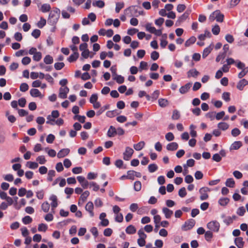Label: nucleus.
Returning a JSON list of instances; mask_svg holds the SVG:
<instances>
[{
	"instance_id": "27",
	"label": "nucleus",
	"mask_w": 248,
	"mask_h": 248,
	"mask_svg": "<svg viewBox=\"0 0 248 248\" xmlns=\"http://www.w3.org/2000/svg\"><path fill=\"white\" fill-rule=\"evenodd\" d=\"M242 146V143L240 141H234L231 146L232 149L238 150Z\"/></svg>"
},
{
	"instance_id": "56",
	"label": "nucleus",
	"mask_w": 248,
	"mask_h": 248,
	"mask_svg": "<svg viewBox=\"0 0 248 248\" xmlns=\"http://www.w3.org/2000/svg\"><path fill=\"white\" fill-rule=\"evenodd\" d=\"M109 108V105H107L104 106L103 107L101 108L99 110H98L97 111V112H96L97 115L99 116V115H101L105 110L108 109Z\"/></svg>"
},
{
	"instance_id": "47",
	"label": "nucleus",
	"mask_w": 248,
	"mask_h": 248,
	"mask_svg": "<svg viewBox=\"0 0 248 248\" xmlns=\"http://www.w3.org/2000/svg\"><path fill=\"white\" fill-rule=\"evenodd\" d=\"M186 191L185 187L181 188L178 191V195L181 198H184L186 195Z\"/></svg>"
},
{
	"instance_id": "23",
	"label": "nucleus",
	"mask_w": 248,
	"mask_h": 248,
	"mask_svg": "<svg viewBox=\"0 0 248 248\" xmlns=\"http://www.w3.org/2000/svg\"><path fill=\"white\" fill-rule=\"evenodd\" d=\"M217 15L216 14V20L217 22H222L224 20V15L221 14L219 10H216Z\"/></svg>"
},
{
	"instance_id": "3",
	"label": "nucleus",
	"mask_w": 248,
	"mask_h": 248,
	"mask_svg": "<svg viewBox=\"0 0 248 248\" xmlns=\"http://www.w3.org/2000/svg\"><path fill=\"white\" fill-rule=\"evenodd\" d=\"M209 191H210V189L207 187H203L200 188L199 190V192L201 194L200 199L202 201L207 199L208 195L207 193Z\"/></svg>"
},
{
	"instance_id": "15",
	"label": "nucleus",
	"mask_w": 248,
	"mask_h": 248,
	"mask_svg": "<svg viewBox=\"0 0 248 248\" xmlns=\"http://www.w3.org/2000/svg\"><path fill=\"white\" fill-rule=\"evenodd\" d=\"M191 86V83H187L185 84L184 86H182L179 89V92L181 94H185L186 93Z\"/></svg>"
},
{
	"instance_id": "41",
	"label": "nucleus",
	"mask_w": 248,
	"mask_h": 248,
	"mask_svg": "<svg viewBox=\"0 0 248 248\" xmlns=\"http://www.w3.org/2000/svg\"><path fill=\"white\" fill-rule=\"evenodd\" d=\"M196 126L193 124H191L189 126L190 130V134L192 137L195 138L197 136V132L195 130Z\"/></svg>"
},
{
	"instance_id": "46",
	"label": "nucleus",
	"mask_w": 248,
	"mask_h": 248,
	"mask_svg": "<svg viewBox=\"0 0 248 248\" xmlns=\"http://www.w3.org/2000/svg\"><path fill=\"white\" fill-rule=\"evenodd\" d=\"M32 221V218L29 216H25L22 218V222L24 224H29L31 223Z\"/></svg>"
},
{
	"instance_id": "33",
	"label": "nucleus",
	"mask_w": 248,
	"mask_h": 248,
	"mask_svg": "<svg viewBox=\"0 0 248 248\" xmlns=\"http://www.w3.org/2000/svg\"><path fill=\"white\" fill-rule=\"evenodd\" d=\"M41 208L44 212L47 213L50 208V205L47 202H45L42 203Z\"/></svg>"
},
{
	"instance_id": "16",
	"label": "nucleus",
	"mask_w": 248,
	"mask_h": 248,
	"mask_svg": "<svg viewBox=\"0 0 248 248\" xmlns=\"http://www.w3.org/2000/svg\"><path fill=\"white\" fill-rule=\"evenodd\" d=\"M178 148V144L175 142L170 143L166 146V148L168 151H175Z\"/></svg>"
},
{
	"instance_id": "61",
	"label": "nucleus",
	"mask_w": 248,
	"mask_h": 248,
	"mask_svg": "<svg viewBox=\"0 0 248 248\" xmlns=\"http://www.w3.org/2000/svg\"><path fill=\"white\" fill-rule=\"evenodd\" d=\"M46 24V20L43 17H41L40 20L38 22L37 26L39 28H42Z\"/></svg>"
},
{
	"instance_id": "64",
	"label": "nucleus",
	"mask_w": 248,
	"mask_h": 248,
	"mask_svg": "<svg viewBox=\"0 0 248 248\" xmlns=\"http://www.w3.org/2000/svg\"><path fill=\"white\" fill-rule=\"evenodd\" d=\"M55 136L53 134H49L46 139V142L48 143H52L55 140Z\"/></svg>"
},
{
	"instance_id": "35",
	"label": "nucleus",
	"mask_w": 248,
	"mask_h": 248,
	"mask_svg": "<svg viewBox=\"0 0 248 248\" xmlns=\"http://www.w3.org/2000/svg\"><path fill=\"white\" fill-rule=\"evenodd\" d=\"M221 217L224 218V219L223 220V222L227 225H229L230 224L232 223V218L231 217H226L225 215H222Z\"/></svg>"
},
{
	"instance_id": "54",
	"label": "nucleus",
	"mask_w": 248,
	"mask_h": 248,
	"mask_svg": "<svg viewBox=\"0 0 248 248\" xmlns=\"http://www.w3.org/2000/svg\"><path fill=\"white\" fill-rule=\"evenodd\" d=\"M65 64L63 62H56L54 64V68L57 70H61L62 68H63Z\"/></svg>"
},
{
	"instance_id": "28",
	"label": "nucleus",
	"mask_w": 248,
	"mask_h": 248,
	"mask_svg": "<svg viewBox=\"0 0 248 248\" xmlns=\"http://www.w3.org/2000/svg\"><path fill=\"white\" fill-rule=\"evenodd\" d=\"M213 237V234L212 231H207L205 232L204 233V237L205 239L208 241L210 242L211 241V239H212Z\"/></svg>"
},
{
	"instance_id": "43",
	"label": "nucleus",
	"mask_w": 248,
	"mask_h": 248,
	"mask_svg": "<svg viewBox=\"0 0 248 248\" xmlns=\"http://www.w3.org/2000/svg\"><path fill=\"white\" fill-rule=\"evenodd\" d=\"M93 6L98 7L99 8H103L105 5V3L103 1L99 0L96 1L95 2H93Z\"/></svg>"
},
{
	"instance_id": "6",
	"label": "nucleus",
	"mask_w": 248,
	"mask_h": 248,
	"mask_svg": "<svg viewBox=\"0 0 248 248\" xmlns=\"http://www.w3.org/2000/svg\"><path fill=\"white\" fill-rule=\"evenodd\" d=\"M195 224V221L193 219H190L185 222L183 227L185 228V230H189L191 229Z\"/></svg>"
},
{
	"instance_id": "8",
	"label": "nucleus",
	"mask_w": 248,
	"mask_h": 248,
	"mask_svg": "<svg viewBox=\"0 0 248 248\" xmlns=\"http://www.w3.org/2000/svg\"><path fill=\"white\" fill-rule=\"evenodd\" d=\"M69 91V88L67 87L64 88H61L60 89L59 97L61 98L64 99L67 97V94Z\"/></svg>"
},
{
	"instance_id": "50",
	"label": "nucleus",
	"mask_w": 248,
	"mask_h": 248,
	"mask_svg": "<svg viewBox=\"0 0 248 248\" xmlns=\"http://www.w3.org/2000/svg\"><path fill=\"white\" fill-rule=\"evenodd\" d=\"M134 188L135 191H139L141 188V184L139 181H137L134 183Z\"/></svg>"
},
{
	"instance_id": "14",
	"label": "nucleus",
	"mask_w": 248,
	"mask_h": 248,
	"mask_svg": "<svg viewBox=\"0 0 248 248\" xmlns=\"http://www.w3.org/2000/svg\"><path fill=\"white\" fill-rule=\"evenodd\" d=\"M234 243L238 248H242L244 245V241L241 237H238L235 238Z\"/></svg>"
},
{
	"instance_id": "51",
	"label": "nucleus",
	"mask_w": 248,
	"mask_h": 248,
	"mask_svg": "<svg viewBox=\"0 0 248 248\" xmlns=\"http://www.w3.org/2000/svg\"><path fill=\"white\" fill-rule=\"evenodd\" d=\"M47 229V226L46 224L41 223L39 224L38 230L39 232H45Z\"/></svg>"
},
{
	"instance_id": "2",
	"label": "nucleus",
	"mask_w": 248,
	"mask_h": 248,
	"mask_svg": "<svg viewBox=\"0 0 248 248\" xmlns=\"http://www.w3.org/2000/svg\"><path fill=\"white\" fill-rule=\"evenodd\" d=\"M207 228L210 231L218 232L220 228V224L217 221H212L207 224Z\"/></svg>"
},
{
	"instance_id": "5",
	"label": "nucleus",
	"mask_w": 248,
	"mask_h": 248,
	"mask_svg": "<svg viewBox=\"0 0 248 248\" xmlns=\"http://www.w3.org/2000/svg\"><path fill=\"white\" fill-rule=\"evenodd\" d=\"M59 115H60V114L58 110H53L51 112V115L47 116V119L48 120V121H46V123L50 124L53 125V124L52 123H50V121H55V120L54 119H53L52 118H57L59 116Z\"/></svg>"
},
{
	"instance_id": "55",
	"label": "nucleus",
	"mask_w": 248,
	"mask_h": 248,
	"mask_svg": "<svg viewBox=\"0 0 248 248\" xmlns=\"http://www.w3.org/2000/svg\"><path fill=\"white\" fill-rule=\"evenodd\" d=\"M55 175V171L54 170H50L48 172L47 180L48 181H52L53 177Z\"/></svg>"
},
{
	"instance_id": "21",
	"label": "nucleus",
	"mask_w": 248,
	"mask_h": 248,
	"mask_svg": "<svg viewBox=\"0 0 248 248\" xmlns=\"http://www.w3.org/2000/svg\"><path fill=\"white\" fill-rule=\"evenodd\" d=\"M125 232L129 234H134L136 232V229L133 225H130L126 227Z\"/></svg>"
},
{
	"instance_id": "57",
	"label": "nucleus",
	"mask_w": 248,
	"mask_h": 248,
	"mask_svg": "<svg viewBox=\"0 0 248 248\" xmlns=\"http://www.w3.org/2000/svg\"><path fill=\"white\" fill-rule=\"evenodd\" d=\"M159 57V53L156 51H154L151 54V58L153 61L157 60Z\"/></svg>"
},
{
	"instance_id": "38",
	"label": "nucleus",
	"mask_w": 248,
	"mask_h": 248,
	"mask_svg": "<svg viewBox=\"0 0 248 248\" xmlns=\"http://www.w3.org/2000/svg\"><path fill=\"white\" fill-rule=\"evenodd\" d=\"M212 48L210 46H208L204 48L202 53V58H205L211 52Z\"/></svg>"
},
{
	"instance_id": "20",
	"label": "nucleus",
	"mask_w": 248,
	"mask_h": 248,
	"mask_svg": "<svg viewBox=\"0 0 248 248\" xmlns=\"http://www.w3.org/2000/svg\"><path fill=\"white\" fill-rule=\"evenodd\" d=\"M230 202V199L226 197L221 198L218 200V204L222 206H226Z\"/></svg>"
},
{
	"instance_id": "53",
	"label": "nucleus",
	"mask_w": 248,
	"mask_h": 248,
	"mask_svg": "<svg viewBox=\"0 0 248 248\" xmlns=\"http://www.w3.org/2000/svg\"><path fill=\"white\" fill-rule=\"evenodd\" d=\"M42 59V53L40 52H37L34 54L33 56V60L35 61L38 62Z\"/></svg>"
},
{
	"instance_id": "9",
	"label": "nucleus",
	"mask_w": 248,
	"mask_h": 248,
	"mask_svg": "<svg viewBox=\"0 0 248 248\" xmlns=\"http://www.w3.org/2000/svg\"><path fill=\"white\" fill-rule=\"evenodd\" d=\"M85 209L87 211L89 212L90 215L91 217L94 216V213L93 212V204L92 202H89L85 206Z\"/></svg>"
},
{
	"instance_id": "39",
	"label": "nucleus",
	"mask_w": 248,
	"mask_h": 248,
	"mask_svg": "<svg viewBox=\"0 0 248 248\" xmlns=\"http://www.w3.org/2000/svg\"><path fill=\"white\" fill-rule=\"evenodd\" d=\"M158 169V166L155 164H151L148 166V170L150 172L153 173Z\"/></svg>"
},
{
	"instance_id": "42",
	"label": "nucleus",
	"mask_w": 248,
	"mask_h": 248,
	"mask_svg": "<svg viewBox=\"0 0 248 248\" xmlns=\"http://www.w3.org/2000/svg\"><path fill=\"white\" fill-rule=\"evenodd\" d=\"M118 114L116 109L113 110L108 111L106 113V116L109 118H112Z\"/></svg>"
},
{
	"instance_id": "1",
	"label": "nucleus",
	"mask_w": 248,
	"mask_h": 248,
	"mask_svg": "<svg viewBox=\"0 0 248 248\" xmlns=\"http://www.w3.org/2000/svg\"><path fill=\"white\" fill-rule=\"evenodd\" d=\"M61 11L57 8H54L50 12L47 19V23L51 26H55L57 23L60 16Z\"/></svg>"
},
{
	"instance_id": "25",
	"label": "nucleus",
	"mask_w": 248,
	"mask_h": 248,
	"mask_svg": "<svg viewBox=\"0 0 248 248\" xmlns=\"http://www.w3.org/2000/svg\"><path fill=\"white\" fill-rule=\"evenodd\" d=\"M199 74L200 73L196 69H193L188 71L187 77L188 78L191 77L196 78L199 75Z\"/></svg>"
},
{
	"instance_id": "10",
	"label": "nucleus",
	"mask_w": 248,
	"mask_h": 248,
	"mask_svg": "<svg viewBox=\"0 0 248 248\" xmlns=\"http://www.w3.org/2000/svg\"><path fill=\"white\" fill-rule=\"evenodd\" d=\"M77 179L84 188H87L88 187L89 183L85 179L84 177L82 176H78L77 177Z\"/></svg>"
},
{
	"instance_id": "52",
	"label": "nucleus",
	"mask_w": 248,
	"mask_h": 248,
	"mask_svg": "<svg viewBox=\"0 0 248 248\" xmlns=\"http://www.w3.org/2000/svg\"><path fill=\"white\" fill-rule=\"evenodd\" d=\"M36 161L40 164H44L46 162V160L44 155L38 156L36 158Z\"/></svg>"
},
{
	"instance_id": "22",
	"label": "nucleus",
	"mask_w": 248,
	"mask_h": 248,
	"mask_svg": "<svg viewBox=\"0 0 248 248\" xmlns=\"http://www.w3.org/2000/svg\"><path fill=\"white\" fill-rule=\"evenodd\" d=\"M196 41V38L195 36H191L188 40H187L185 43V46L186 47H188L191 45L194 44Z\"/></svg>"
},
{
	"instance_id": "18",
	"label": "nucleus",
	"mask_w": 248,
	"mask_h": 248,
	"mask_svg": "<svg viewBox=\"0 0 248 248\" xmlns=\"http://www.w3.org/2000/svg\"><path fill=\"white\" fill-rule=\"evenodd\" d=\"M49 200L52 201L51 203V206L52 209H54L58 206V202H57V197L55 195H52L50 198Z\"/></svg>"
},
{
	"instance_id": "48",
	"label": "nucleus",
	"mask_w": 248,
	"mask_h": 248,
	"mask_svg": "<svg viewBox=\"0 0 248 248\" xmlns=\"http://www.w3.org/2000/svg\"><path fill=\"white\" fill-rule=\"evenodd\" d=\"M124 7V2H117L116 4L115 12L117 13L120 12V10Z\"/></svg>"
},
{
	"instance_id": "19",
	"label": "nucleus",
	"mask_w": 248,
	"mask_h": 248,
	"mask_svg": "<svg viewBox=\"0 0 248 248\" xmlns=\"http://www.w3.org/2000/svg\"><path fill=\"white\" fill-rule=\"evenodd\" d=\"M116 135V129L112 125H111L108 132L107 136L109 137H113Z\"/></svg>"
},
{
	"instance_id": "26",
	"label": "nucleus",
	"mask_w": 248,
	"mask_h": 248,
	"mask_svg": "<svg viewBox=\"0 0 248 248\" xmlns=\"http://www.w3.org/2000/svg\"><path fill=\"white\" fill-rule=\"evenodd\" d=\"M145 142L143 141H140L137 144H135L133 146L134 148L136 151L141 150L145 146Z\"/></svg>"
},
{
	"instance_id": "29",
	"label": "nucleus",
	"mask_w": 248,
	"mask_h": 248,
	"mask_svg": "<svg viewBox=\"0 0 248 248\" xmlns=\"http://www.w3.org/2000/svg\"><path fill=\"white\" fill-rule=\"evenodd\" d=\"M225 185L228 187H234L235 186V181L232 178H228L226 181Z\"/></svg>"
},
{
	"instance_id": "30",
	"label": "nucleus",
	"mask_w": 248,
	"mask_h": 248,
	"mask_svg": "<svg viewBox=\"0 0 248 248\" xmlns=\"http://www.w3.org/2000/svg\"><path fill=\"white\" fill-rule=\"evenodd\" d=\"M51 9L50 5L47 3L43 4L41 7V11L43 13H46L49 12Z\"/></svg>"
},
{
	"instance_id": "4",
	"label": "nucleus",
	"mask_w": 248,
	"mask_h": 248,
	"mask_svg": "<svg viewBox=\"0 0 248 248\" xmlns=\"http://www.w3.org/2000/svg\"><path fill=\"white\" fill-rule=\"evenodd\" d=\"M134 153V150L129 147H126L125 148V152L124 153V159L125 160H129L133 154Z\"/></svg>"
},
{
	"instance_id": "13",
	"label": "nucleus",
	"mask_w": 248,
	"mask_h": 248,
	"mask_svg": "<svg viewBox=\"0 0 248 248\" xmlns=\"http://www.w3.org/2000/svg\"><path fill=\"white\" fill-rule=\"evenodd\" d=\"M70 152V150L68 148H64L61 150L57 154V157L59 158L64 157L66 156Z\"/></svg>"
},
{
	"instance_id": "37",
	"label": "nucleus",
	"mask_w": 248,
	"mask_h": 248,
	"mask_svg": "<svg viewBox=\"0 0 248 248\" xmlns=\"http://www.w3.org/2000/svg\"><path fill=\"white\" fill-rule=\"evenodd\" d=\"M169 103L167 99L160 98L158 99V104L161 107H165L168 106Z\"/></svg>"
},
{
	"instance_id": "44",
	"label": "nucleus",
	"mask_w": 248,
	"mask_h": 248,
	"mask_svg": "<svg viewBox=\"0 0 248 248\" xmlns=\"http://www.w3.org/2000/svg\"><path fill=\"white\" fill-rule=\"evenodd\" d=\"M113 79L116 80V82L119 84H122L124 83V78L121 75H116Z\"/></svg>"
},
{
	"instance_id": "11",
	"label": "nucleus",
	"mask_w": 248,
	"mask_h": 248,
	"mask_svg": "<svg viewBox=\"0 0 248 248\" xmlns=\"http://www.w3.org/2000/svg\"><path fill=\"white\" fill-rule=\"evenodd\" d=\"M247 85H248V81L244 78L238 82L236 87L239 90L242 91L244 87Z\"/></svg>"
},
{
	"instance_id": "62",
	"label": "nucleus",
	"mask_w": 248,
	"mask_h": 248,
	"mask_svg": "<svg viewBox=\"0 0 248 248\" xmlns=\"http://www.w3.org/2000/svg\"><path fill=\"white\" fill-rule=\"evenodd\" d=\"M165 138L168 141H172L174 139V136L172 133L168 132L166 134Z\"/></svg>"
},
{
	"instance_id": "58",
	"label": "nucleus",
	"mask_w": 248,
	"mask_h": 248,
	"mask_svg": "<svg viewBox=\"0 0 248 248\" xmlns=\"http://www.w3.org/2000/svg\"><path fill=\"white\" fill-rule=\"evenodd\" d=\"M29 89V86L26 83H21L20 86V90L22 92H25Z\"/></svg>"
},
{
	"instance_id": "63",
	"label": "nucleus",
	"mask_w": 248,
	"mask_h": 248,
	"mask_svg": "<svg viewBox=\"0 0 248 248\" xmlns=\"http://www.w3.org/2000/svg\"><path fill=\"white\" fill-rule=\"evenodd\" d=\"M222 98L226 102L230 101V93L229 92H224L222 94Z\"/></svg>"
},
{
	"instance_id": "49",
	"label": "nucleus",
	"mask_w": 248,
	"mask_h": 248,
	"mask_svg": "<svg viewBox=\"0 0 248 248\" xmlns=\"http://www.w3.org/2000/svg\"><path fill=\"white\" fill-rule=\"evenodd\" d=\"M248 72V67H245L243 69H242V71H241L238 75V77L239 78H242L243 77H244Z\"/></svg>"
},
{
	"instance_id": "60",
	"label": "nucleus",
	"mask_w": 248,
	"mask_h": 248,
	"mask_svg": "<svg viewBox=\"0 0 248 248\" xmlns=\"http://www.w3.org/2000/svg\"><path fill=\"white\" fill-rule=\"evenodd\" d=\"M240 133V130L237 128H233L231 131L232 135L234 137L238 136Z\"/></svg>"
},
{
	"instance_id": "31",
	"label": "nucleus",
	"mask_w": 248,
	"mask_h": 248,
	"mask_svg": "<svg viewBox=\"0 0 248 248\" xmlns=\"http://www.w3.org/2000/svg\"><path fill=\"white\" fill-rule=\"evenodd\" d=\"M229 125L225 122L219 123L217 124V127L219 129L222 130H226L229 128Z\"/></svg>"
},
{
	"instance_id": "45",
	"label": "nucleus",
	"mask_w": 248,
	"mask_h": 248,
	"mask_svg": "<svg viewBox=\"0 0 248 248\" xmlns=\"http://www.w3.org/2000/svg\"><path fill=\"white\" fill-rule=\"evenodd\" d=\"M220 30V27L218 25H216L212 29V33L215 35H217L219 34Z\"/></svg>"
},
{
	"instance_id": "24",
	"label": "nucleus",
	"mask_w": 248,
	"mask_h": 248,
	"mask_svg": "<svg viewBox=\"0 0 248 248\" xmlns=\"http://www.w3.org/2000/svg\"><path fill=\"white\" fill-rule=\"evenodd\" d=\"M79 54L78 52H74L73 54H71L68 58V61L70 62H75L78 58Z\"/></svg>"
},
{
	"instance_id": "40",
	"label": "nucleus",
	"mask_w": 248,
	"mask_h": 248,
	"mask_svg": "<svg viewBox=\"0 0 248 248\" xmlns=\"http://www.w3.org/2000/svg\"><path fill=\"white\" fill-rule=\"evenodd\" d=\"M180 117V114L179 111L175 109L173 111L172 115L171 116V119L172 120H178Z\"/></svg>"
},
{
	"instance_id": "12",
	"label": "nucleus",
	"mask_w": 248,
	"mask_h": 248,
	"mask_svg": "<svg viewBox=\"0 0 248 248\" xmlns=\"http://www.w3.org/2000/svg\"><path fill=\"white\" fill-rule=\"evenodd\" d=\"M162 212L164 214L166 218H170L172 216L173 212L167 207H163L162 208Z\"/></svg>"
},
{
	"instance_id": "59",
	"label": "nucleus",
	"mask_w": 248,
	"mask_h": 248,
	"mask_svg": "<svg viewBox=\"0 0 248 248\" xmlns=\"http://www.w3.org/2000/svg\"><path fill=\"white\" fill-rule=\"evenodd\" d=\"M40 34L41 31L38 29L34 30L31 33V35L36 39L39 38Z\"/></svg>"
},
{
	"instance_id": "36",
	"label": "nucleus",
	"mask_w": 248,
	"mask_h": 248,
	"mask_svg": "<svg viewBox=\"0 0 248 248\" xmlns=\"http://www.w3.org/2000/svg\"><path fill=\"white\" fill-rule=\"evenodd\" d=\"M27 166L31 169H35L38 168V164L37 162L28 161L27 163Z\"/></svg>"
},
{
	"instance_id": "17",
	"label": "nucleus",
	"mask_w": 248,
	"mask_h": 248,
	"mask_svg": "<svg viewBox=\"0 0 248 248\" xmlns=\"http://www.w3.org/2000/svg\"><path fill=\"white\" fill-rule=\"evenodd\" d=\"M30 94L31 96L33 97H40L41 98L42 97V94L41 92L39 91V90L37 89H31L30 90Z\"/></svg>"
},
{
	"instance_id": "7",
	"label": "nucleus",
	"mask_w": 248,
	"mask_h": 248,
	"mask_svg": "<svg viewBox=\"0 0 248 248\" xmlns=\"http://www.w3.org/2000/svg\"><path fill=\"white\" fill-rule=\"evenodd\" d=\"M191 13V10L190 9H187L185 12L178 18L177 22L181 23L185 21Z\"/></svg>"
},
{
	"instance_id": "34",
	"label": "nucleus",
	"mask_w": 248,
	"mask_h": 248,
	"mask_svg": "<svg viewBox=\"0 0 248 248\" xmlns=\"http://www.w3.org/2000/svg\"><path fill=\"white\" fill-rule=\"evenodd\" d=\"M90 192L89 191H84L80 196V199L78 202V204L80 203V201L82 200L83 202H85L87 198V197L89 196Z\"/></svg>"
},
{
	"instance_id": "32",
	"label": "nucleus",
	"mask_w": 248,
	"mask_h": 248,
	"mask_svg": "<svg viewBox=\"0 0 248 248\" xmlns=\"http://www.w3.org/2000/svg\"><path fill=\"white\" fill-rule=\"evenodd\" d=\"M44 62L46 64H50L53 63V59L50 55H47L44 58Z\"/></svg>"
}]
</instances>
